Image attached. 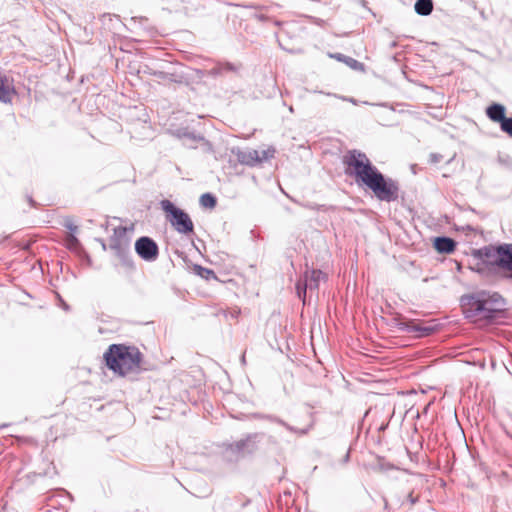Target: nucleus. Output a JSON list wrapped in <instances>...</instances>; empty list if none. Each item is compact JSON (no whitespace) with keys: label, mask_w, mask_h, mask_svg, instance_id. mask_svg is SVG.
Here are the masks:
<instances>
[{"label":"nucleus","mask_w":512,"mask_h":512,"mask_svg":"<svg viewBox=\"0 0 512 512\" xmlns=\"http://www.w3.org/2000/svg\"><path fill=\"white\" fill-rule=\"evenodd\" d=\"M137 254L146 261H154L158 256V246L149 237H141L135 243Z\"/></svg>","instance_id":"6e6552de"},{"label":"nucleus","mask_w":512,"mask_h":512,"mask_svg":"<svg viewBox=\"0 0 512 512\" xmlns=\"http://www.w3.org/2000/svg\"><path fill=\"white\" fill-rule=\"evenodd\" d=\"M198 268H199L200 270H202V271H205L206 273H212V271H211V270L204 269V268H202V267H200V266H199Z\"/></svg>","instance_id":"bb28decb"},{"label":"nucleus","mask_w":512,"mask_h":512,"mask_svg":"<svg viewBox=\"0 0 512 512\" xmlns=\"http://www.w3.org/2000/svg\"><path fill=\"white\" fill-rule=\"evenodd\" d=\"M126 234V229L124 227H118L115 229V235L124 236Z\"/></svg>","instance_id":"5701e85b"},{"label":"nucleus","mask_w":512,"mask_h":512,"mask_svg":"<svg viewBox=\"0 0 512 512\" xmlns=\"http://www.w3.org/2000/svg\"><path fill=\"white\" fill-rule=\"evenodd\" d=\"M424 332H428L429 331V328H423L422 329Z\"/></svg>","instance_id":"c756f323"},{"label":"nucleus","mask_w":512,"mask_h":512,"mask_svg":"<svg viewBox=\"0 0 512 512\" xmlns=\"http://www.w3.org/2000/svg\"><path fill=\"white\" fill-rule=\"evenodd\" d=\"M330 57L335 58L338 61L346 63L348 66H350L353 69H358L362 66V64L360 62H358L357 60H355L354 58L345 56L341 53L330 54Z\"/></svg>","instance_id":"2eb2a0df"},{"label":"nucleus","mask_w":512,"mask_h":512,"mask_svg":"<svg viewBox=\"0 0 512 512\" xmlns=\"http://www.w3.org/2000/svg\"><path fill=\"white\" fill-rule=\"evenodd\" d=\"M326 95H328V96H333V97H335V98H339V99H342V100H345V101H346V100H348V101L354 102V101H353V99H348V98H346V97H342V96H339V95H337V94L327 93Z\"/></svg>","instance_id":"b1692460"},{"label":"nucleus","mask_w":512,"mask_h":512,"mask_svg":"<svg viewBox=\"0 0 512 512\" xmlns=\"http://www.w3.org/2000/svg\"><path fill=\"white\" fill-rule=\"evenodd\" d=\"M410 501H411V503H414V502H415V499H413V498L410 496Z\"/></svg>","instance_id":"7c9ffc66"},{"label":"nucleus","mask_w":512,"mask_h":512,"mask_svg":"<svg viewBox=\"0 0 512 512\" xmlns=\"http://www.w3.org/2000/svg\"><path fill=\"white\" fill-rule=\"evenodd\" d=\"M274 151L263 150L261 153L255 149H247L238 151L237 159L240 163L253 166L272 157Z\"/></svg>","instance_id":"1a4fd4ad"},{"label":"nucleus","mask_w":512,"mask_h":512,"mask_svg":"<svg viewBox=\"0 0 512 512\" xmlns=\"http://www.w3.org/2000/svg\"><path fill=\"white\" fill-rule=\"evenodd\" d=\"M15 95L13 79L0 71V102L10 103Z\"/></svg>","instance_id":"9d476101"},{"label":"nucleus","mask_w":512,"mask_h":512,"mask_svg":"<svg viewBox=\"0 0 512 512\" xmlns=\"http://www.w3.org/2000/svg\"><path fill=\"white\" fill-rule=\"evenodd\" d=\"M200 204L206 208H213L216 205V199L211 194L206 193L201 195Z\"/></svg>","instance_id":"dca6fc26"},{"label":"nucleus","mask_w":512,"mask_h":512,"mask_svg":"<svg viewBox=\"0 0 512 512\" xmlns=\"http://www.w3.org/2000/svg\"><path fill=\"white\" fill-rule=\"evenodd\" d=\"M347 165L346 172L354 176L359 185L369 188L377 199L391 202L398 198L399 187L392 179H386L378 169L372 165L366 154L353 150L344 159Z\"/></svg>","instance_id":"f257e3e1"},{"label":"nucleus","mask_w":512,"mask_h":512,"mask_svg":"<svg viewBox=\"0 0 512 512\" xmlns=\"http://www.w3.org/2000/svg\"><path fill=\"white\" fill-rule=\"evenodd\" d=\"M257 438V435H250L235 443L227 444L222 451L223 459L227 462L235 463L254 453L258 448Z\"/></svg>","instance_id":"39448f33"},{"label":"nucleus","mask_w":512,"mask_h":512,"mask_svg":"<svg viewBox=\"0 0 512 512\" xmlns=\"http://www.w3.org/2000/svg\"><path fill=\"white\" fill-rule=\"evenodd\" d=\"M323 279H325V274L320 270L312 269L311 271H306L304 283L299 282L297 284L299 297H302L303 294V301L305 302L307 289H309L310 292L317 290L320 281Z\"/></svg>","instance_id":"0eeeda50"},{"label":"nucleus","mask_w":512,"mask_h":512,"mask_svg":"<svg viewBox=\"0 0 512 512\" xmlns=\"http://www.w3.org/2000/svg\"><path fill=\"white\" fill-rule=\"evenodd\" d=\"M123 246H127V242L122 243L121 240L114 239V238H112L111 241H110V247L112 249H116V250L120 251V250H122Z\"/></svg>","instance_id":"6ab92c4d"},{"label":"nucleus","mask_w":512,"mask_h":512,"mask_svg":"<svg viewBox=\"0 0 512 512\" xmlns=\"http://www.w3.org/2000/svg\"><path fill=\"white\" fill-rule=\"evenodd\" d=\"M161 207L167 214V219L175 230L181 234H190L194 231V225L187 213L177 208L169 200H162Z\"/></svg>","instance_id":"423d86ee"},{"label":"nucleus","mask_w":512,"mask_h":512,"mask_svg":"<svg viewBox=\"0 0 512 512\" xmlns=\"http://www.w3.org/2000/svg\"><path fill=\"white\" fill-rule=\"evenodd\" d=\"M175 134L179 138L187 137V138H190V139H193V140L198 139L194 134H192L191 132H189V131H187L185 129H178Z\"/></svg>","instance_id":"a211bd4d"},{"label":"nucleus","mask_w":512,"mask_h":512,"mask_svg":"<svg viewBox=\"0 0 512 512\" xmlns=\"http://www.w3.org/2000/svg\"><path fill=\"white\" fill-rule=\"evenodd\" d=\"M386 426H387V424L381 423L378 428H379V430H383V429H385Z\"/></svg>","instance_id":"393cba45"},{"label":"nucleus","mask_w":512,"mask_h":512,"mask_svg":"<svg viewBox=\"0 0 512 512\" xmlns=\"http://www.w3.org/2000/svg\"><path fill=\"white\" fill-rule=\"evenodd\" d=\"M434 247L440 253H451L455 249V242L448 237H437L434 241Z\"/></svg>","instance_id":"f8f14e48"},{"label":"nucleus","mask_w":512,"mask_h":512,"mask_svg":"<svg viewBox=\"0 0 512 512\" xmlns=\"http://www.w3.org/2000/svg\"><path fill=\"white\" fill-rule=\"evenodd\" d=\"M441 159H442V156L440 154L432 153L430 155L431 163H434V164L439 163L441 161Z\"/></svg>","instance_id":"4be33fe9"},{"label":"nucleus","mask_w":512,"mask_h":512,"mask_svg":"<svg viewBox=\"0 0 512 512\" xmlns=\"http://www.w3.org/2000/svg\"><path fill=\"white\" fill-rule=\"evenodd\" d=\"M463 313L466 318L477 322L494 319L505 309V301L496 292L478 291L461 299Z\"/></svg>","instance_id":"f03ea898"},{"label":"nucleus","mask_w":512,"mask_h":512,"mask_svg":"<svg viewBox=\"0 0 512 512\" xmlns=\"http://www.w3.org/2000/svg\"><path fill=\"white\" fill-rule=\"evenodd\" d=\"M433 10L432 0H417L415 3V11L419 15L427 16Z\"/></svg>","instance_id":"4468645a"},{"label":"nucleus","mask_w":512,"mask_h":512,"mask_svg":"<svg viewBox=\"0 0 512 512\" xmlns=\"http://www.w3.org/2000/svg\"><path fill=\"white\" fill-rule=\"evenodd\" d=\"M455 420H456L457 424L461 427V426H462V424L459 422V418H458V417H455Z\"/></svg>","instance_id":"cd10ccee"},{"label":"nucleus","mask_w":512,"mask_h":512,"mask_svg":"<svg viewBox=\"0 0 512 512\" xmlns=\"http://www.w3.org/2000/svg\"><path fill=\"white\" fill-rule=\"evenodd\" d=\"M486 114L492 121L501 123L505 118V107L494 103L487 108Z\"/></svg>","instance_id":"ddd939ff"},{"label":"nucleus","mask_w":512,"mask_h":512,"mask_svg":"<svg viewBox=\"0 0 512 512\" xmlns=\"http://www.w3.org/2000/svg\"><path fill=\"white\" fill-rule=\"evenodd\" d=\"M484 264L509 272L512 276V243L487 246L479 250Z\"/></svg>","instance_id":"20e7f679"},{"label":"nucleus","mask_w":512,"mask_h":512,"mask_svg":"<svg viewBox=\"0 0 512 512\" xmlns=\"http://www.w3.org/2000/svg\"><path fill=\"white\" fill-rule=\"evenodd\" d=\"M106 365L121 376L139 368L141 355L136 348L113 344L104 354Z\"/></svg>","instance_id":"7ed1b4c3"},{"label":"nucleus","mask_w":512,"mask_h":512,"mask_svg":"<svg viewBox=\"0 0 512 512\" xmlns=\"http://www.w3.org/2000/svg\"><path fill=\"white\" fill-rule=\"evenodd\" d=\"M64 226L70 230L71 232H76L77 231V226L73 223L72 220H65V223H64Z\"/></svg>","instance_id":"412c9836"},{"label":"nucleus","mask_w":512,"mask_h":512,"mask_svg":"<svg viewBox=\"0 0 512 512\" xmlns=\"http://www.w3.org/2000/svg\"><path fill=\"white\" fill-rule=\"evenodd\" d=\"M66 243L69 248H74L78 245V239L71 233L67 236Z\"/></svg>","instance_id":"aec40b11"},{"label":"nucleus","mask_w":512,"mask_h":512,"mask_svg":"<svg viewBox=\"0 0 512 512\" xmlns=\"http://www.w3.org/2000/svg\"><path fill=\"white\" fill-rule=\"evenodd\" d=\"M430 405H431V402H430V403H428V404L425 406L424 413H428V409H429Z\"/></svg>","instance_id":"a878e982"},{"label":"nucleus","mask_w":512,"mask_h":512,"mask_svg":"<svg viewBox=\"0 0 512 512\" xmlns=\"http://www.w3.org/2000/svg\"><path fill=\"white\" fill-rule=\"evenodd\" d=\"M502 131L512 136V118H504L500 123Z\"/></svg>","instance_id":"f3484780"},{"label":"nucleus","mask_w":512,"mask_h":512,"mask_svg":"<svg viewBox=\"0 0 512 512\" xmlns=\"http://www.w3.org/2000/svg\"><path fill=\"white\" fill-rule=\"evenodd\" d=\"M414 416H416V417H419V416H420V413H419V411H418V410L415 412V415H414Z\"/></svg>","instance_id":"c85d7f7f"},{"label":"nucleus","mask_w":512,"mask_h":512,"mask_svg":"<svg viewBox=\"0 0 512 512\" xmlns=\"http://www.w3.org/2000/svg\"><path fill=\"white\" fill-rule=\"evenodd\" d=\"M280 423L296 434H304L312 426L311 418H288V421L281 420Z\"/></svg>","instance_id":"9b49d317"}]
</instances>
